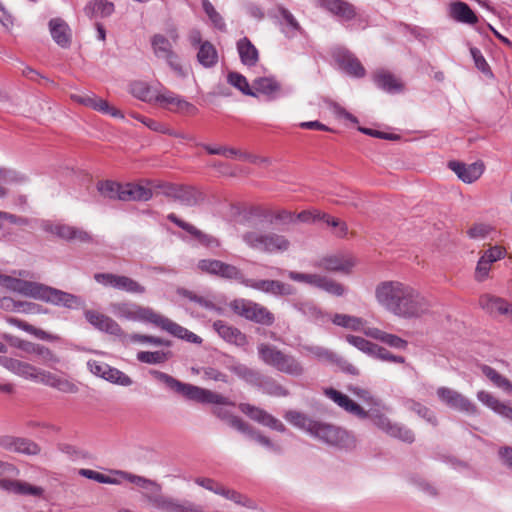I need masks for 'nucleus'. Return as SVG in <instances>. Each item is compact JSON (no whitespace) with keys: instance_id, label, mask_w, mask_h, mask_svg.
Listing matches in <instances>:
<instances>
[{"instance_id":"obj_10","label":"nucleus","mask_w":512,"mask_h":512,"mask_svg":"<svg viewBox=\"0 0 512 512\" xmlns=\"http://www.w3.org/2000/svg\"><path fill=\"white\" fill-rule=\"evenodd\" d=\"M357 265V259L349 253H336L324 256L314 263V267L335 273L349 275Z\"/></svg>"},{"instance_id":"obj_63","label":"nucleus","mask_w":512,"mask_h":512,"mask_svg":"<svg viewBox=\"0 0 512 512\" xmlns=\"http://www.w3.org/2000/svg\"><path fill=\"white\" fill-rule=\"evenodd\" d=\"M346 341L349 344L356 347L357 349H359L360 351L368 354L369 356L373 355V352H374V349L376 346L375 343H372V342L364 339L363 337L355 336V335H347Z\"/></svg>"},{"instance_id":"obj_25","label":"nucleus","mask_w":512,"mask_h":512,"mask_svg":"<svg viewBox=\"0 0 512 512\" xmlns=\"http://www.w3.org/2000/svg\"><path fill=\"white\" fill-rule=\"evenodd\" d=\"M334 58L339 67L348 75L353 77H363L365 68L358 58L346 49H339L334 53Z\"/></svg>"},{"instance_id":"obj_56","label":"nucleus","mask_w":512,"mask_h":512,"mask_svg":"<svg viewBox=\"0 0 512 512\" xmlns=\"http://www.w3.org/2000/svg\"><path fill=\"white\" fill-rule=\"evenodd\" d=\"M303 350L309 354L314 356L320 361H325L328 363H333L334 360H337V354L332 352L331 350L317 345H305L303 346Z\"/></svg>"},{"instance_id":"obj_34","label":"nucleus","mask_w":512,"mask_h":512,"mask_svg":"<svg viewBox=\"0 0 512 512\" xmlns=\"http://www.w3.org/2000/svg\"><path fill=\"white\" fill-rule=\"evenodd\" d=\"M319 3L329 12L344 20H351L356 15L353 5L344 0H319Z\"/></svg>"},{"instance_id":"obj_12","label":"nucleus","mask_w":512,"mask_h":512,"mask_svg":"<svg viewBox=\"0 0 512 512\" xmlns=\"http://www.w3.org/2000/svg\"><path fill=\"white\" fill-rule=\"evenodd\" d=\"M439 400L451 409L469 415L478 414L477 406L463 394L448 387H439L436 391Z\"/></svg>"},{"instance_id":"obj_51","label":"nucleus","mask_w":512,"mask_h":512,"mask_svg":"<svg viewBox=\"0 0 512 512\" xmlns=\"http://www.w3.org/2000/svg\"><path fill=\"white\" fill-rule=\"evenodd\" d=\"M9 323H11L12 325L22 329L23 331H25V332H27L29 334L34 335L38 339L46 340V341H54V340L57 339L56 336H54L52 334H49L48 332H46V331H44L42 329L36 328L33 325H31V324H29V323H27L25 321H22L20 319L10 318L9 319Z\"/></svg>"},{"instance_id":"obj_2","label":"nucleus","mask_w":512,"mask_h":512,"mask_svg":"<svg viewBox=\"0 0 512 512\" xmlns=\"http://www.w3.org/2000/svg\"><path fill=\"white\" fill-rule=\"evenodd\" d=\"M152 374L155 376L156 379L165 383L167 387H169L171 390L175 391L176 393L184 396L189 400H193L203 404H217L222 406L235 405L231 400H229L227 397L219 393L198 386H194L192 384L180 382L179 380L175 379L174 377L166 373L160 371H153Z\"/></svg>"},{"instance_id":"obj_36","label":"nucleus","mask_w":512,"mask_h":512,"mask_svg":"<svg viewBox=\"0 0 512 512\" xmlns=\"http://www.w3.org/2000/svg\"><path fill=\"white\" fill-rule=\"evenodd\" d=\"M364 334L367 337L379 340L392 348L405 350L408 346V342L406 340L400 338L395 334L387 333L378 328L369 327L366 330H364Z\"/></svg>"},{"instance_id":"obj_19","label":"nucleus","mask_w":512,"mask_h":512,"mask_svg":"<svg viewBox=\"0 0 512 512\" xmlns=\"http://www.w3.org/2000/svg\"><path fill=\"white\" fill-rule=\"evenodd\" d=\"M165 196L185 206H195L203 200V193L192 186H165Z\"/></svg>"},{"instance_id":"obj_8","label":"nucleus","mask_w":512,"mask_h":512,"mask_svg":"<svg viewBox=\"0 0 512 512\" xmlns=\"http://www.w3.org/2000/svg\"><path fill=\"white\" fill-rule=\"evenodd\" d=\"M370 420L378 429L392 438L408 444L413 443L415 440V435L410 428L401 423L391 421L377 408L373 410Z\"/></svg>"},{"instance_id":"obj_46","label":"nucleus","mask_w":512,"mask_h":512,"mask_svg":"<svg viewBox=\"0 0 512 512\" xmlns=\"http://www.w3.org/2000/svg\"><path fill=\"white\" fill-rule=\"evenodd\" d=\"M284 418L286 421H288L291 425L304 430L308 434H310L312 430V426L315 424L316 420L310 418L308 415L295 411V410H289L284 414Z\"/></svg>"},{"instance_id":"obj_20","label":"nucleus","mask_w":512,"mask_h":512,"mask_svg":"<svg viewBox=\"0 0 512 512\" xmlns=\"http://www.w3.org/2000/svg\"><path fill=\"white\" fill-rule=\"evenodd\" d=\"M325 395L335 402L339 407L346 412L356 416L359 419H370L374 409L365 410L359 404L350 399L347 395L341 393L333 388L325 390Z\"/></svg>"},{"instance_id":"obj_21","label":"nucleus","mask_w":512,"mask_h":512,"mask_svg":"<svg viewBox=\"0 0 512 512\" xmlns=\"http://www.w3.org/2000/svg\"><path fill=\"white\" fill-rule=\"evenodd\" d=\"M239 409L249 418L264 426H267L278 432H285L286 430L285 425L280 420H278L277 418H275L274 416H272L271 414H269L268 412L259 407L253 406L248 403H241L239 405Z\"/></svg>"},{"instance_id":"obj_38","label":"nucleus","mask_w":512,"mask_h":512,"mask_svg":"<svg viewBox=\"0 0 512 512\" xmlns=\"http://www.w3.org/2000/svg\"><path fill=\"white\" fill-rule=\"evenodd\" d=\"M450 15L454 20L461 23L473 25L478 22L476 14L465 2L452 3L450 5Z\"/></svg>"},{"instance_id":"obj_17","label":"nucleus","mask_w":512,"mask_h":512,"mask_svg":"<svg viewBox=\"0 0 512 512\" xmlns=\"http://www.w3.org/2000/svg\"><path fill=\"white\" fill-rule=\"evenodd\" d=\"M122 479L135 484L143 489V497L146 501L155 508L154 498L163 497L162 486L154 480L145 478L143 476L135 475L126 471L116 472Z\"/></svg>"},{"instance_id":"obj_33","label":"nucleus","mask_w":512,"mask_h":512,"mask_svg":"<svg viewBox=\"0 0 512 512\" xmlns=\"http://www.w3.org/2000/svg\"><path fill=\"white\" fill-rule=\"evenodd\" d=\"M376 85L388 93H400L404 90L403 83L392 73L379 70L374 74Z\"/></svg>"},{"instance_id":"obj_15","label":"nucleus","mask_w":512,"mask_h":512,"mask_svg":"<svg viewBox=\"0 0 512 512\" xmlns=\"http://www.w3.org/2000/svg\"><path fill=\"white\" fill-rule=\"evenodd\" d=\"M243 285L275 297L290 296L295 293V288L291 284L279 280L251 279L246 277Z\"/></svg>"},{"instance_id":"obj_53","label":"nucleus","mask_w":512,"mask_h":512,"mask_svg":"<svg viewBox=\"0 0 512 512\" xmlns=\"http://www.w3.org/2000/svg\"><path fill=\"white\" fill-rule=\"evenodd\" d=\"M215 276H219L225 279L236 280L243 285V281H246L245 275L241 272V270L231 264L224 263L219 261V265L217 268V272Z\"/></svg>"},{"instance_id":"obj_49","label":"nucleus","mask_w":512,"mask_h":512,"mask_svg":"<svg viewBox=\"0 0 512 512\" xmlns=\"http://www.w3.org/2000/svg\"><path fill=\"white\" fill-rule=\"evenodd\" d=\"M403 405L407 410L416 413L418 416L425 419L428 423L432 424L433 426H436L438 424L435 414L422 403L417 402L413 399H405Z\"/></svg>"},{"instance_id":"obj_57","label":"nucleus","mask_w":512,"mask_h":512,"mask_svg":"<svg viewBox=\"0 0 512 512\" xmlns=\"http://www.w3.org/2000/svg\"><path fill=\"white\" fill-rule=\"evenodd\" d=\"M40 451L41 448L36 442L23 437H17L15 448L13 449V453H20L28 456L38 455Z\"/></svg>"},{"instance_id":"obj_4","label":"nucleus","mask_w":512,"mask_h":512,"mask_svg":"<svg viewBox=\"0 0 512 512\" xmlns=\"http://www.w3.org/2000/svg\"><path fill=\"white\" fill-rule=\"evenodd\" d=\"M259 358L268 366L280 373L301 377L305 373V367L294 355L285 353L278 347L261 343L257 347Z\"/></svg>"},{"instance_id":"obj_61","label":"nucleus","mask_w":512,"mask_h":512,"mask_svg":"<svg viewBox=\"0 0 512 512\" xmlns=\"http://www.w3.org/2000/svg\"><path fill=\"white\" fill-rule=\"evenodd\" d=\"M279 14L283 19V28L282 31L287 36H293L297 31L300 30V25L295 17L290 13L286 8H279Z\"/></svg>"},{"instance_id":"obj_23","label":"nucleus","mask_w":512,"mask_h":512,"mask_svg":"<svg viewBox=\"0 0 512 512\" xmlns=\"http://www.w3.org/2000/svg\"><path fill=\"white\" fill-rule=\"evenodd\" d=\"M448 167L465 183L475 182L484 172V164L480 161L471 164L449 161Z\"/></svg>"},{"instance_id":"obj_44","label":"nucleus","mask_w":512,"mask_h":512,"mask_svg":"<svg viewBox=\"0 0 512 512\" xmlns=\"http://www.w3.org/2000/svg\"><path fill=\"white\" fill-rule=\"evenodd\" d=\"M197 59L199 63L206 68L215 66L218 62V53L214 45L209 41L201 43L197 53Z\"/></svg>"},{"instance_id":"obj_60","label":"nucleus","mask_w":512,"mask_h":512,"mask_svg":"<svg viewBox=\"0 0 512 512\" xmlns=\"http://www.w3.org/2000/svg\"><path fill=\"white\" fill-rule=\"evenodd\" d=\"M120 185L111 180L99 181L97 190L104 198L116 200L119 199Z\"/></svg>"},{"instance_id":"obj_52","label":"nucleus","mask_w":512,"mask_h":512,"mask_svg":"<svg viewBox=\"0 0 512 512\" xmlns=\"http://www.w3.org/2000/svg\"><path fill=\"white\" fill-rule=\"evenodd\" d=\"M215 276H219L225 279L236 280L243 285V281H246L245 275L241 272V270L231 264L224 263L219 261V265L217 268V272Z\"/></svg>"},{"instance_id":"obj_54","label":"nucleus","mask_w":512,"mask_h":512,"mask_svg":"<svg viewBox=\"0 0 512 512\" xmlns=\"http://www.w3.org/2000/svg\"><path fill=\"white\" fill-rule=\"evenodd\" d=\"M204 149L211 155H222L227 158L239 157L240 159L256 162V158L252 157L249 154L241 153L239 150L234 149V148H227V147H222V146L213 148L209 145H204Z\"/></svg>"},{"instance_id":"obj_39","label":"nucleus","mask_w":512,"mask_h":512,"mask_svg":"<svg viewBox=\"0 0 512 512\" xmlns=\"http://www.w3.org/2000/svg\"><path fill=\"white\" fill-rule=\"evenodd\" d=\"M256 387L262 390L263 393L270 396L286 397L289 395V391L283 387L276 379L263 374H261V379H259Z\"/></svg>"},{"instance_id":"obj_27","label":"nucleus","mask_w":512,"mask_h":512,"mask_svg":"<svg viewBox=\"0 0 512 512\" xmlns=\"http://www.w3.org/2000/svg\"><path fill=\"white\" fill-rule=\"evenodd\" d=\"M85 318L92 326L100 331H104L116 336H121L123 334L119 324L112 318L102 313L94 310H87L85 312Z\"/></svg>"},{"instance_id":"obj_48","label":"nucleus","mask_w":512,"mask_h":512,"mask_svg":"<svg viewBox=\"0 0 512 512\" xmlns=\"http://www.w3.org/2000/svg\"><path fill=\"white\" fill-rule=\"evenodd\" d=\"M85 12L90 17H107L114 12V4L107 0H94L87 4Z\"/></svg>"},{"instance_id":"obj_3","label":"nucleus","mask_w":512,"mask_h":512,"mask_svg":"<svg viewBox=\"0 0 512 512\" xmlns=\"http://www.w3.org/2000/svg\"><path fill=\"white\" fill-rule=\"evenodd\" d=\"M241 238L250 249L266 254L284 253L291 246L285 235L266 231L259 227L245 231Z\"/></svg>"},{"instance_id":"obj_59","label":"nucleus","mask_w":512,"mask_h":512,"mask_svg":"<svg viewBox=\"0 0 512 512\" xmlns=\"http://www.w3.org/2000/svg\"><path fill=\"white\" fill-rule=\"evenodd\" d=\"M103 379L120 386H130L132 379L122 371L107 365Z\"/></svg>"},{"instance_id":"obj_64","label":"nucleus","mask_w":512,"mask_h":512,"mask_svg":"<svg viewBox=\"0 0 512 512\" xmlns=\"http://www.w3.org/2000/svg\"><path fill=\"white\" fill-rule=\"evenodd\" d=\"M131 93L138 99L142 101H152L153 97L151 95V90L149 86L141 81H136L131 83L130 85Z\"/></svg>"},{"instance_id":"obj_62","label":"nucleus","mask_w":512,"mask_h":512,"mask_svg":"<svg viewBox=\"0 0 512 512\" xmlns=\"http://www.w3.org/2000/svg\"><path fill=\"white\" fill-rule=\"evenodd\" d=\"M72 99L75 102L90 107L96 111H99V109H103V107H106V100L99 98L94 94L72 95Z\"/></svg>"},{"instance_id":"obj_6","label":"nucleus","mask_w":512,"mask_h":512,"mask_svg":"<svg viewBox=\"0 0 512 512\" xmlns=\"http://www.w3.org/2000/svg\"><path fill=\"white\" fill-rule=\"evenodd\" d=\"M287 276L292 281L311 285L333 296L341 297L347 292V288L342 283L325 275L288 271Z\"/></svg>"},{"instance_id":"obj_18","label":"nucleus","mask_w":512,"mask_h":512,"mask_svg":"<svg viewBox=\"0 0 512 512\" xmlns=\"http://www.w3.org/2000/svg\"><path fill=\"white\" fill-rule=\"evenodd\" d=\"M155 509L163 512H207L205 508L189 500H180L168 495L154 498Z\"/></svg>"},{"instance_id":"obj_30","label":"nucleus","mask_w":512,"mask_h":512,"mask_svg":"<svg viewBox=\"0 0 512 512\" xmlns=\"http://www.w3.org/2000/svg\"><path fill=\"white\" fill-rule=\"evenodd\" d=\"M477 399L495 413L512 421V404L501 402L491 393L484 390L477 393Z\"/></svg>"},{"instance_id":"obj_16","label":"nucleus","mask_w":512,"mask_h":512,"mask_svg":"<svg viewBox=\"0 0 512 512\" xmlns=\"http://www.w3.org/2000/svg\"><path fill=\"white\" fill-rule=\"evenodd\" d=\"M94 279L99 284L111 286L115 289L123 290L129 293L142 294L145 287L130 277L116 275L112 273H96Z\"/></svg>"},{"instance_id":"obj_42","label":"nucleus","mask_w":512,"mask_h":512,"mask_svg":"<svg viewBox=\"0 0 512 512\" xmlns=\"http://www.w3.org/2000/svg\"><path fill=\"white\" fill-rule=\"evenodd\" d=\"M2 487L21 495L41 496L43 493V489L41 487L33 486L29 483L17 480H4L2 481Z\"/></svg>"},{"instance_id":"obj_24","label":"nucleus","mask_w":512,"mask_h":512,"mask_svg":"<svg viewBox=\"0 0 512 512\" xmlns=\"http://www.w3.org/2000/svg\"><path fill=\"white\" fill-rule=\"evenodd\" d=\"M167 219L170 222L177 225L178 227H180L181 229L185 230L191 236H193L201 245L208 247V248H214V247L220 246L219 241L215 237H213L209 234H206V233L202 232L201 230H199L198 228H196L194 225L183 221L176 214H174V213L168 214Z\"/></svg>"},{"instance_id":"obj_29","label":"nucleus","mask_w":512,"mask_h":512,"mask_svg":"<svg viewBox=\"0 0 512 512\" xmlns=\"http://www.w3.org/2000/svg\"><path fill=\"white\" fill-rule=\"evenodd\" d=\"M152 198V190L140 184L128 183L120 185L119 199L121 201H148Z\"/></svg>"},{"instance_id":"obj_40","label":"nucleus","mask_w":512,"mask_h":512,"mask_svg":"<svg viewBox=\"0 0 512 512\" xmlns=\"http://www.w3.org/2000/svg\"><path fill=\"white\" fill-rule=\"evenodd\" d=\"M280 84L272 77H260L253 81L252 89L258 93L275 98L280 91Z\"/></svg>"},{"instance_id":"obj_13","label":"nucleus","mask_w":512,"mask_h":512,"mask_svg":"<svg viewBox=\"0 0 512 512\" xmlns=\"http://www.w3.org/2000/svg\"><path fill=\"white\" fill-rule=\"evenodd\" d=\"M151 45L154 54L158 58H164L167 61L169 67L179 76L185 77L186 73L178 61L177 54L172 50L170 41L162 34H155L151 38Z\"/></svg>"},{"instance_id":"obj_55","label":"nucleus","mask_w":512,"mask_h":512,"mask_svg":"<svg viewBox=\"0 0 512 512\" xmlns=\"http://www.w3.org/2000/svg\"><path fill=\"white\" fill-rule=\"evenodd\" d=\"M230 85L240 90L244 95L256 97L255 91L250 87L247 79L238 72H230L227 76Z\"/></svg>"},{"instance_id":"obj_32","label":"nucleus","mask_w":512,"mask_h":512,"mask_svg":"<svg viewBox=\"0 0 512 512\" xmlns=\"http://www.w3.org/2000/svg\"><path fill=\"white\" fill-rule=\"evenodd\" d=\"M479 304L492 315H508L512 306L505 299L489 294L482 295L479 299Z\"/></svg>"},{"instance_id":"obj_35","label":"nucleus","mask_w":512,"mask_h":512,"mask_svg":"<svg viewBox=\"0 0 512 512\" xmlns=\"http://www.w3.org/2000/svg\"><path fill=\"white\" fill-rule=\"evenodd\" d=\"M213 328L221 338L229 343L243 345L246 342L245 334L222 320L215 321L213 323Z\"/></svg>"},{"instance_id":"obj_11","label":"nucleus","mask_w":512,"mask_h":512,"mask_svg":"<svg viewBox=\"0 0 512 512\" xmlns=\"http://www.w3.org/2000/svg\"><path fill=\"white\" fill-rule=\"evenodd\" d=\"M37 300L68 309H77L83 304L80 297L44 284H41Z\"/></svg>"},{"instance_id":"obj_22","label":"nucleus","mask_w":512,"mask_h":512,"mask_svg":"<svg viewBox=\"0 0 512 512\" xmlns=\"http://www.w3.org/2000/svg\"><path fill=\"white\" fill-rule=\"evenodd\" d=\"M0 284L9 290L37 300L41 283L0 275Z\"/></svg>"},{"instance_id":"obj_47","label":"nucleus","mask_w":512,"mask_h":512,"mask_svg":"<svg viewBox=\"0 0 512 512\" xmlns=\"http://www.w3.org/2000/svg\"><path fill=\"white\" fill-rule=\"evenodd\" d=\"M229 369L237 377L255 387L259 382V379H261V373L259 371L252 369L244 364H233L229 367Z\"/></svg>"},{"instance_id":"obj_1","label":"nucleus","mask_w":512,"mask_h":512,"mask_svg":"<svg viewBox=\"0 0 512 512\" xmlns=\"http://www.w3.org/2000/svg\"><path fill=\"white\" fill-rule=\"evenodd\" d=\"M375 298L383 309L405 319L419 318L431 308L430 300L418 289L397 280L378 283Z\"/></svg>"},{"instance_id":"obj_14","label":"nucleus","mask_w":512,"mask_h":512,"mask_svg":"<svg viewBox=\"0 0 512 512\" xmlns=\"http://www.w3.org/2000/svg\"><path fill=\"white\" fill-rule=\"evenodd\" d=\"M154 101L163 109L174 113L195 115L196 106L169 90H163L154 97Z\"/></svg>"},{"instance_id":"obj_45","label":"nucleus","mask_w":512,"mask_h":512,"mask_svg":"<svg viewBox=\"0 0 512 512\" xmlns=\"http://www.w3.org/2000/svg\"><path fill=\"white\" fill-rule=\"evenodd\" d=\"M332 322L337 326L350 329L356 332L362 331L364 333V330L367 329L365 328V320H363L360 317L351 316L347 314H335L332 318Z\"/></svg>"},{"instance_id":"obj_58","label":"nucleus","mask_w":512,"mask_h":512,"mask_svg":"<svg viewBox=\"0 0 512 512\" xmlns=\"http://www.w3.org/2000/svg\"><path fill=\"white\" fill-rule=\"evenodd\" d=\"M171 356V352L163 351H140L137 353V360L147 364L164 363Z\"/></svg>"},{"instance_id":"obj_26","label":"nucleus","mask_w":512,"mask_h":512,"mask_svg":"<svg viewBox=\"0 0 512 512\" xmlns=\"http://www.w3.org/2000/svg\"><path fill=\"white\" fill-rule=\"evenodd\" d=\"M0 365L15 375L35 381L39 368L18 359L0 355Z\"/></svg>"},{"instance_id":"obj_7","label":"nucleus","mask_w":512,"mask_h":512,"mask_svg":"<svg viewBox=\"0 0 512 512\" xmlns=\"http://www.w3.org/2000/svg\"><path fill=\"white\" fill-rule=\"evenodd\" d=\"M231 309L239 316L255 323L271 326L275 316L265 306L246 299H236L231 303Z\"/></svg>"},{"instance_id":"obj_50","label":"nucleus","mask_w":512,"mask_h":512,"mask_svg":"<svg viewBox=\"0 0 512 512\" xmlns=\"http://www.w3.org/2000/svg\"><path fill=\"white\" fill-rule=\"evenodd\" d=\"M212 413L239 432H241V430L247 429V422L243 421L240 417L233 415L224 407H214L212 409Z\"/></svg>"},{"instance_id":"obj_5","label":"nucleus","mask_w":512,"mask_h":512,"mask_svg":"<svg viewBox=\"0 0 512 512\" xmlns=\"http://www.w3.org/2000/svg\"><path fill=\"white\" fill-rule=\"evenodd\" d=\"M310 435L319 441L339 449H352L356 446L355 437L347 430L333 424L317 421Z\"/></svg>"},{"instance_id":"obj_37","label":"nucleus","mask_w":512,"mask_h":512,"mask_svg":"<svg viewBox=\"0 0 512 512\" xmlns=\"http://www.w3.org/2000/svg\"><path fill=\"white\" fill-rule=\"evenodd\" d=\"M236 46L243 65L252 67L257 64L259 60V52L247 37H243L238 40Z\"/></svg>"},{"instance_id":"obj_9","label":"nucleus","mask_w":512,"mask_h":512,"mask_svg":"<svg viewBox=\"0 0 512 512\" xmlns=\"http://www.w3.org/2000/svg\"><path fill=\"white\" fill-rule=\"evenodd\" d=\"M112 312L119 318L128 320L148 321L156 326L159 325L162 315L155 313L150 308L141 307L132 303H116L112 304Z\"/></svg>"},{"instance_id":"obj_28","label":"nucleus","mask_w":512,"mask_h":512,"mask_svg":"<svg viewBox=\"0 0 512 512\" xmlns=\"http://www.w3.org/2000/svg\"><path fill=\"white\" fill-rule=\"evenodd\" d=\"M49 30L53 40L62 48L71 45L72 32L68 24L61 18H53L49 21Z\"/></svg>"},{"instance_id":"obj_31","label":"nucleus","mask_w":512,"mask_h":512,"mask_svg":"<svg viewBox=\"0 0 512 512\" xmlns=\"http://www.w3.org/2000/svg\"><path fill=\"white\" fill-rule=\"evenodd\" d=\"M158 327L175 337L185 339L191 343L199 344L202 342V339L198 335L173 322L167 317L162 316Z\"/></svg>"},{"instance_id":"obj_43","label":"nucleus","mask_w":512,"mask_h":512,"mask_svg":"<svg viewBox=\"0 0 512 512\" xmlns=\"http://www.w3.org/2000/svg\"><path fill=\"white\" fill-rule=\"evenodd\" d=\"M483 375H485L494 386L502 389L504 392L508 394H512V382L507 379L505 376L498 373L494 368L482 364L479 366Z\"/></svg>"},{"instance_id":"obj_41","label":"nucleus","mask_w":512,"mask_h":512,"mask_svg":"<svg viewBox=\"0 0 512 512\" xmlns=\"http://www.w3.org/2000/svg\"><path fill=\"white\" fill-rule=\"evenodd\" d=\"M292 307L311 320H321L325 316L320 307L311 300H293Z\"/></svg>"}]
</instances>
